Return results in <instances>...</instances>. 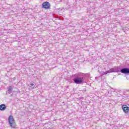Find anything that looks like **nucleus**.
<instances>
[{
    "label": "nucleus",
    "instance_id": "f257e3e1",
    "mask_svg": "<svg viewBox=\"0 0 129 129\" xmlns=\"http://www.w3.org/2000/svg\"><path fill=\"white\" fill-rule=\"evenodd\" d=\"M82 74H83V73H79L73 75V77L74 78L73 81H74V83L76 84H83V83H86L85 77H80L82 76Z\"/></svg>",
    "mask_w": 129,
    "mask_h": 129
},
{
    "label": "nucleus",
    "instance_id": "f03ea898",
    "mask_svg": "<svg viewBox=\"0 0 129 129\" xmlns=\"http://www.w3.org/2000/svg\"><path fill=\"white\" fill-rule=\"evenodd\" d=\"M8 121L10 124V126L12 127V128H15L16 126V122H15V119H14V116H13V115H10L9 117Z\"/></svg>",
    "mask_w": 129,
    "mask_h": 129
},
{
    "label": "nucleus",
    "instance_id": "7ed1b4c3",
    "mask_svg": "<svg viewBox=\"0 0 129 129\" xmlns=\"http://www.w3.org/2000/svg\"><path fill=\"white\" fill-rule=\"evenodd\" d=\"M42 6V9H45L46 10H50V8L51 7L50 3H49L48 2H45L43 3Z\"/></svg>",
    "mask_w": 129,
    "mask_h": 129
},
{
    "label": "nucleus",
    "instance_id": "20e7f679",
    "mask_svg": "<svg viewBox=\"0 0 129 129\" xmlns=\"http://www.w3.org/2000/svg\"><path fill=\"white\" fill-rule=\"evenodd\" d=\"M110 73L120 72V68L119 67H115L109 70Z\"/></svg>",
    "mask_w": 129,
    "mask_h": 129
},
{
    "label": "nucleus",
    "instance_id": "39448f33",
    "mask_svg": "<svg viewBox=\"0 0 129 129\" xmlns=\"http://www.w3.org/2000/svg\"><path fill=\"white\" fill-rule=\"evenodd\" d=\"M120 72L123 74H125L126 75H129V68H123L120 69Z\"/></svg>",
    "mask_w": 129,
    "mask_h": 129
},
{
    "label": "nucleus",
    "instance_id": "423d86ee",
    "mask_svg": "<svg viewBox=\"0 0 129 129\" xmlns=\"http://www.w3.org/2000/svg\"><path fill=\"white\" fill-rule=\"evenodd\" d=\"M122 109L124 113H129V107L126 105H122Z\"/></svg>",
    "mask_w": 129,
    "mask_h": 129
},
{
    "label": "nucleus",
    "instance_id": "0eeeda50",
    "mask_svg": "<svg viewBox=\"0 0 129 129\" xmlns=\"http://www.w3.org/2000/svg\"><path fill=\"white\" fill-rule=\"evenodd\" d=\"M7 109V106H6V104H2L0 105V110L4 111V110H6Z\"/></svg>",
    "mask_w": 129,
    "mask_h": 129
},
{
    "label": "nucleus",
    "instance_id": "6e6552de",
    "mask_svg": "<svg viewBox=\"0 0 129 129\" xmlns=\"http://www.w3.org/2000/svg\"><path fill=\"white\" fill-rule=\"evenodd\" d=\"M14 88L12 87L11 86H9L8 87V93H12L13 92V89Z\"/></svg>",
    "mask_w": 129,
    "mask_h": 129
},
{
    "label": "nucleus",
    "instance_id": "1a4fd4ad",
    "mask_svg": "<svg viewBox=\"0 0 129 129\" xmlns=\"http://www.w3.org/2000/svg\"><path fill=\"white\" fill-rule=\"evenodd\" d=\"M82 75H84L85 76H86V77H88V78H89V77H90V74H82Z\"/></svg>",
    "mask_w": 129,
    "mask_h": 129
},
{
    "label": "nucleus",
    "instance_id": "9d476101",
    "mask_svg": "<svg viewBox=\"0 0 129 129\" xmlns=\"http://www.w3.org/2000/svg\"><path fill=\"white\" fill-rule=\"evenodd\" d=\"M30 87L32 89H34V88H35V84H33V83H32V84H30Z\"/></svg>",
    "mask_w": 129,
    "mask_h": 129
},
{
    "label": "nucleus",
    "instance_id": "9b49d317",
    "mask_svg": "<svg viewBox=\"0 0 129 129\" xmlns=\"http://www.w3.org/2000/svg\"><path fill=\"white\" fill-rule=\"evenodd\" d=\"M108 73H110V71H107L103 73V75H106V74H108Z\"/></svg>",
    "mask_w": 129,
    "mask_h": 129
},
{
    "label": "nucleus",
    "instance_id": "f8f14e48",
    "mask_svg": "<svg viewBox=\"0 0 129 129\" xmlns=\"http://www.w3.org/2000/svg\"><path fill=\"white\" fill-rule=\"evenodd\" d=\"M117 92H121V90H117Z\"/></svg>",
    "mask_w": 129,
    "mask_h": 129
},
{
    "label": "nucleus",
    "instance_id": "ddd939ff",
    "mask_svg": "<svg viewBox=\"0 0 129 129\" xmlns=\"http://www.w3.org/2000/svg\"><path fill=\"white\" fill-rule=\"evenodd\" d=\"M85 91H86V90H83V92H85Z\"/></svg>",
    "mask_w": 129,
    "mask_h": 129
}]
</instances>
